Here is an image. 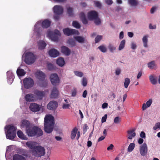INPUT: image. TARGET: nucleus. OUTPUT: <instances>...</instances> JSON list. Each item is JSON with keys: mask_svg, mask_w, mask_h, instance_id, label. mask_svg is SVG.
Returning a JSON list of instances; mask_svg holds the SVG:
<instances>
[{"mask_svg": "<svg viewBox=\"0 0 160 160\" xmlns=\"http://www.w3.org/2000/svg\"><path fill=\"white\" fill-rule=\"evenodd\" d=\"M54 124V117L51 115H46L44 120L45 132L47 133H51L53 130Z\"/></svg>", "mask_w": 160, "mask_h": 160, "instance_id": "1", "label": "nucleus"}, {"mask_svg": "<svg viewBox=\"0 0 160 160\" xmlns=\"http://www.w3.org/2000/svg\"><path fill=\"white\" fill-rule=\"evenodd\" d=\"M16 129L12 125H9L5 127L6 138L8 139L13 140L16 136Z\"/></svg>", "mask_w": 160, "mask_h": 160, "instance_id": "2", "label": "nucleus"}, {"mask_svg": "<svg viewBox=\"0 0 160 160\" xmlns=\"http://www.w3.org/2000/svg\"><path fill=\"white\" fill-rule=\"evenodd\" d=\"M26 132L28 136L33 137L37 136L40 137L43 135V132L42 129L37 126H33L30 127L26 130Z\"/></svg>", "mask_w": 160, "mask_h": 160, "instance_id": "3", "label": "nucleus"}, {"mask_svg": "<svg viewBox=\"0 0 160 160\" xmlns=\"http://www.w3.org/2000/svg\"><path fill=\"white\" fill-rule=\"evenodd\" d=\"M36 78L40 82L39 86L41 87H46L47 86V82L45 80L46 76L45 74L41 71H38L35 74Z\"/></svg>", "mask_w": 160, "mask_h": 160, "instance_id": "4", "label": "nucleus"}, {"mask_svg": "<svg viewBox=\"0 0 160 160\" xmlns=\"http://www.w3.org/2000/svg\"><path fill=\"white\" fill-rule=\"evenodd\" d=\"M34 149L31 150L30 152L32 155L36 157H40L45 154V150L44 148L40 146H37Z\"/></svg>", "mask_w": 160, "mask_h": 160, "instance_id": "5", "label": "nucleus"}, {"mask_svg": "<svg viewBox=\"0 0 160 160\" xmlns=\"http://www.w3.org/2000/svg\"><path fill=\"white\" fill-rule=\"evenodd\" d=\"M24 62L30 65L35 62L36 58L34 54L31 52H28L24 54Z\"/></svg>", "mask_w": 160, "mask_h": 160, "instance_id": "6", "label": "nucleus"}, {"mask_svg": "<svg viewBox=\"0 0 160 160\" xmlns=\"http://www.w3.org/2000/svg\"><path fill=\"white\" fill-rule=\"evenodd\" d=\"M47 35L52 40L57 42L59 40L58 36H60L61 34L58 30L56 29L54 32L52 31L48 32Z\"/></svg>", "mask_w": 160, "mask_h": 160, "instance_id": "7", "label": "nucleus"}, {"mask_svg": "<svg viewBox=\"0 0 160 160\" xmlns=\"http://www.w3.org/2000/svg\"><path fill=\"white\" fill-rule=\"evenodd\" d=\"M49 78L51 83L53 85L56 86L60 84V80L57 74L56 73L51 74Z\"/></svg>", "mask_w": 160, "mask_h": 160, "instance_id": "8", "label": "nucleus"}, {"mask_svg": "<svg viewBox=\"0 0 160 160\" xmlns=\"http://www.w3.org/2000/svg\"><path fill=\"white\" fill-rule=\"evenodd\" d=\"M34 83L33 80L30 77L26 78L23 80L24 88L27 89L32 87L34 85Z\"/></svg>", "mask_w": 160, "mask_h": 160, "instance_id": "9", "label": "nucleus"}, {"mask_svg": "<svg viewBox=\"0 0 160 160\" xmlns=\"http://www.w3.org/2000/svg\"><path fill=\"white\" fill-rule=\"evenodd\" d=\"M63 31L64 34L67 36H70L73 35H78L79 32L74 29H70L69 28H66L63 29Z\"/></svg>", "mask_w": 160, "mask_h": 160, "instance_id": "10", "label": "nucleus"}, {"mask_svg": "<svg viewBox=\"0 0 160 160\" xmlns=\"http://www.w3.org/2000/svg\"><path fill=\"white\" fill-rule=\"evenodd\" d=\"M41 22V21L38 22L35 25L34 32L36 34L37 37L39 38L41 36L40 26Z\"/></svg>", "mask_w": 160, "mask_h": 160, "instance_id": "11", "label": "nucleus"}, {"mask_svg": "<svg viewBox=\"0 0 160 160\" xmlns=\"http://www.w3.org/2000/svg\"><path fill=\"white\" fill-rule=\"evenodd\" d=\"M58 107V102L54 100L50 101L47 106V108L48 110L52 111H55Z\"/></svg>", "mask_w": 160, "mask_h": 160, "instance_id": "12", "label": "nucleus"}, {"mask_svg": "<svg viewBox=\"0 0 160 160\" xmlns=\"http://www.w3.org/2000/svg\"><path fill=\"white\" fill-rule=\"evenodd\" d=\"M7 78L8 83L11 84L15 78L14 76L11 71H8L7 72Z\"/></svg>", "mask_w": 160, "mask_h": 160, "instance_id": "13", "label": "nucleus"}, {"mask_svg": "<svg viewBox=\"0 0 160 160\" xmlns=\"http://www.w3.org/2000/svg\"><path fill=\"white\" fill-rule=\"evenodd\" d=\"M139 151L141 156H143L146 155L148 151V147L146 143H144L140 146Z\"/></svg>", "mask_w": 160, "mask_h": 160, "instance_id": "14", "label": "nucleus"}, {"mask_svg": "<svg viewBox=\"0 0 160 160\" xmlns=\"http://www.w3.org/2000/svg\"><path fill=\"white\" fill-rule=\"evenodd\" d=\"M98 16V13L95 11H91L88 13V18L90 20L95 19Z\"/></svg>", "mask_w": 160, "mask_h": 160, "instance_id": "15", "label": "nucleus"}, {"mask_svg": "<svg viewBox=\"0 0 160 160\" xmlns=\"http://www.w3.org/2000/svg\"><path fill=\"white\" fill-rule=\"evenodd\" d=\"M29 108L31 111L33 112L39 111L41 108L40 106L35 103H32L30 104Z\"/></svg>", "mask_w": 160, "mask_h": 160, "instance_id": "16", "label": "nucleus"}, {"mask_svg": "<svg viewBox=\"0 0 160 160\" xmlns=\"http://www.w3.org/2000/svg\"><path fill=\"white\" fill-rule=\"evenodd\" d=\"M53 11L56 14L61 15L62 13L63 9L62 6L59 5H56L53 7Z\"/></svg>", "mask_w": 160, "mask_h": 160, "instance_id": "17", "label": "nucleus"}, {"mask_svg": "<svg viewBox=\"0 0 160 160\" xmlns=\"http://www.w3.org/2000/svg\"><path fill=\"white\" fill-rule=\"evenodd\" d=\"M49 56L52 58H56L59 55V52L57 49L53 48L50 49L48 52Z\"/></svg>", "mask_w": 160, "mask_h": 160, "instance_id": "18", "label": "nucleus"}, {"mask_svg": "<svg viewBox=\"0 0 160 160\" xmlns=\"http://www.w3.org/2000/svg\"><path fill=\"white\" fill-rule=\"evenodd\" d=\"M61 52L66 56H69L71 53L70 50L67 47L62 46L61 48Z\"/></svg>", "mask_w": 160, "mask_h": 160, "instance_id": "19", "label": "nucleus"}, {"mask_svg": "<svg viewBox=\"0 0 160 160\" xmlns=\"http://www.w3.org/2000/svg\"><path fill=\"white\" fill-rule=\"evenodd\" d=\"M59 92L56 87H53L52 91L50 95V98L52 99H55L58 96Z\"/></svg>", "mask_w": 160, "mask_h": 160, "instance_id": "20", "label": "nucleus"}, {"mask_svg": "<svg viewBox=\"0 0 160 160\" xmlns=\"http://www.w3.org/2000/svg\"><path fill=\"white\" fill-rule=\"evenodd\" d=\"M46 45L47 44L43 40H40L38 42V48L40 50H42L44 49Z\"/></svg>", "mask_w": 160, "mask_h": 160, "instance_id": "21", "label": "nucleus"}, {"mask_svg": "<svg viewBox=\"0 0 160 160\" xmlns=\"http://www.w3.org/2000/svg\"><path fill=\"white\" fill-rule=\"evenodd\" d=\"M26 145L31 150H33L37 146L36 143L33 141H28L26 142Z\"/></svg>", "mask_w": 160, "mask_h": 160, "instance_id": "22", "label": "nucleus"}, {"mask_svg": "<svg viewBox=\"0 0 160 160\" xmlns=\"http://www.w3.org/2000/svg\"><path fill=\"white\" fill-rule=\"evenodd\" d=\"M79 18L82 23L85 25H86L88 23V21L84 13L83 12H81L79 14Z\"/></svg>", "mask_w": 160, "mask_h": 160, "instance_id": "23", "label": "nucleus"}, {"mask_svg": "<svg viewBox=\"0 0 160 160\" xmlns=\"http://www.w3.org/2000/svg\"><path fill=\"white\" fill-rule=\"evenodd\" d=\"M148 67L150 69H156L157 68V65L156 64V62L154 60L152 61L147 64Z\"/></svg>", "mask_w": 160, "mask_h": 160, "instance_id": "24", "label": "nucleus"}, {"mask_svg": "<svg viewBox=\"0 0 160 160\" xmlns=\"http://www.w3.org/2000/svg\"><path fill=\"white\" fill-rule=\"evenodd\" d=\"M34 93L41 99H42L43 97L44 96L45 94L44 92L40 91L38 90H35Z\"/></svg>", "mask_w": 160, "mask_h": 160, "instance_id": "25", "label": "nucleus"}, {"mask_svg": "<svg viewBox=\"0 0 160 160\" xmlns=\"http://www.w3.org/2000/svg\"><path fill=\"white\" fill-rule=\"evenodd\" d=\"M51 21L48 19H45L42 22V27L43 28H47L50 25Z\"/></svg>", "mask_w": 160, "mask_h": 160, "instance_id": "26", "label": "nucleus"}, {"mask_svg": "<svg viewBox=\"0 0 160 160\" xmlns=\"http://www.w3.org/2000/svg\"><path fill=\"white\" fill-rule=\"evenodd\" d=\"M22 128L25 127L26 130L30 127V123L27 120H23L22 121V123L21 125Z\"/></svg>", "mask_w": 160, "mask_h": 160, "instance_id": "27", "label": "nucleus"}, {"mask_svg": "<svg viewBox=\"0 0 160 160\" xmlns=\"http://www.w3.org/2000/svg\"><path fill=\"white\" fill-rule=\"evenodd\" d=\"M135 130V129H133L131 130H128L127 131L128 133L130 134L128 138V139H132V138L135 136L136 134V133L134 132Z\"/></svg>", "mask_w": 160, "mask_h": 160, "instance_id": "28", "label": "nucleus"}, {"mask_svg": "<svg viewBox=\"0 0 160 160\" xmlns=\"http://www.w3.org/2000/svg\"><path fill=\"white\" fill-rule=\"evenodd\" d=\"M56 63L60 67H62L65 64V61L62 57H60L56 61Z\"/></svg>", "mask_w": 160, "mask_h": 160, "instance_id": "29", "label": "nucleus"}, {"mask_svg": "<svg viewBox=\"0 0 160 160\" xmlns=\"http://www.w3.org/2000/svg\"><path fill=\"white\" fill-rule=\"evenodd\" d=\"M25 71L22 69L18 68L17 70V75L19 77L24 76L26 74Z\"/></svg>", "mask_w": 160, "mask_h": 160, "instance_id": "30", "label": "nucleus"}, {"mask_svg": "<svg viewBox=\"0 0 160 160\" xmlns=\"http://www.w3.org/2000/svg\"><path fill=\"white\" fill-rule=\"evenodd\" d=\"M78 129L76 127L74 128L72 130L71 134V138L73 140L75 139L77 134Z\"/></svg>", "mask_w": 160, "mask_h": 160, "instance_id": "31", "label": "nucleus"}, {"mask_svg": "<svg viewBox=\"0 0 160 160\" xmlns=\"http://www.w3.org/2000/svg\"><path fill=\"white\" fill-rule=\"evenodd\" d=\"M75 39L79 43H83L85 42H86L87 40L83 37L77 36L75 38Z\"/></svg>", "mask_w": 160, "mask_h": 160, "instance_id": "32", "label": "nucleus"}, {"mask_svg": "<svg viewBox=\"0 0 160 160\" xmlns=\"http://www.w3.org/2000/svg\"><path fill=\"white\" fill-rule=\"evenodd\" d=\"M128 4L131 7H136L138 4V2L137 0H128Z\"/></svg>", "mask_w": 160, "mask_h": 160, "instance_id": "33", "label": "nucleus"}, {"mask_svg": "<svg viewBox=\"0 0 160 160\" xmlns=\"http://www.w3.org/2000/svg\"><path fill=\"white\" fill-rule=\"evenodd\" d=\"M17 135L18 138L23 140H26L27 138L23 132L21 130H19L17 132Z\"/></svg>", "mask_w": 160, "mask_h": 160, "instance_id": "34", "label": "nucleus"}, {"mask_svg": "<svg viewBox=\"0 0 160 160\" xmlns=\"http://www.w3.org/2000/svg\"><path fill=\"white\" fill-rule=\"evenodd\" d=\"M149 79L153 85H155L157 83V77H154L153 75H150L149 77Z\"/></svg>", "mask_w": 160, "mask_h": 160, "instance_id": "35", "label": "nucleus"}, {"mask_svg": "<svg viewBox=\"0 0 160 160\" xmlns=\"http://www.w3.org/2000/svg\"><path fill=\"white\" fill-rule=\"evenodd\" d=\"M33 95L32 94H28L25 96V100L28 102H31L33 100Z\"/></svg>", "mask_w": 160, "mask_h": 160, "instance_id": "36", "label": "nucleus"}, {"mask_svg": "<svg viewBox=\"0 0 160 160\" xmlns=\"http://www.w3.org/2000/svg\"><path fill=\"white\" fill-rule=\"evenodd\" d=\"M13 160H26V159L21 155L15 154L13 156Z\"/></svg>", "mask_w": 160, "mask_h": 160, "instance_id": "37", "label": "nucleus"}, {"mask_svg": "<svg viewBox=\"0 0 160 160\" xmlns=\"http://www.w3.org/2000/svg\"><path fill=\"white\" fill-rule=\"evenodd\" d=\"M148 36L147 35H145L143 36L142 38V41L143 43V46L145 48H148Z\"/></svg>", "mask_w": 160, "mask_h": 160, "instance_id": "38", "label": "nucleus"}, {"mask_svg": "<svg viewBox=\"0 0 160 160\" xmlns=\"http://www.w3.org/2000/svg\"><path fill=\"white\" fill-rule=\"evenodd\" d=\"M67 43L71 47H73L76 45L75 41L72 38L69 39L67 41Z\"/></svg>", "mask_w": 160, "mask_h": 160, "instance_id": "39", "label": "nucleus"}, {"mask_svg": "<svg viewBox=\"0 0 160 160\" xmlns=\"http://www.w3.org/2000/svg\"><path fill=\"white\" fill-rule=\"evenodd\" d=\"M47 67L48 70L51 71L52 70H55L56 69V67L53 64L49 62L48 63L47 65Z\"/></svg>", "mask_w": 160, "mask_h": 160, "instance_id": "40", "label": "nucleus"}, {"mask_svg": "<svg viewBox=\"0 0 160 160\" xmlns=\"http://www.w3.org/2000/svg\"><path fill=\"white\" fill-rule=\"evenodd\" d=\"M108 48L110 52L113 53L116 49V47L112 44H109L108 46Z\"/></svg>", "mask_w": 160, "mask_h": 160, "instance_id": "41", "label": "nucleus"}, {"mask_svg": "<svg viewBox=\"0 0 160 160\" xmlns=\"http://www.w3.org/2000/svg\"><path fill=\"white\" fill-rule=\"evenodd\" d=\"M67 12L68 15L72 17L73 15V10L72 8L68 7L67 8Z\"/></svg>", "mask_w": 160, "mask_h": 160, "instance_id": "42", "label": "nucleus"}, {"mask_svg": "<svg viewBox=\"0 0 160 160\" xmlns=\"http://www.w3.org/2000/svg\"><path fill=\"white\" fill-rule=\"evenodd\" d=\"M125 42L126 41L125 40H123L121 42L118 47V50H121L124 48Z\"/></svg>", "mask_w": 160, "mask_h": 160, "instance_id": "43", "label": "nucleus"}, {"mask_svg": "<svg viewBox=\"0 0 160 160\" xmlns=\"http://www.w3.org/2000/svg\"><path fill=\"white\" fill-rule=\"evenodd\" d=\"M72 25L74 28L77 29H79L81 27L80 24L77 21H73L72 23Z\"/></svg>", "mask_w": 160, "mask_h": 160, "instance_id": "44", "label": "nucleus"}, {"mask_svg": "<svg viewBox=\"0 0 160 160\" xmlns=\"http://www.w3.org/2000/svg\"><path fill=\"white\" fill-rule=\"evenodd\" d=\"M135 144L134 143H130L128 148V152H131L133 150L135 147Z\"/></svg>", "mask_w": 160, "mask_h": 160, "instance_id": "45", "label": "nucleus"}, {"mask_svg": "<svg viewBox=\"0 0 160 160\" xmlns=\"http://www.w3.org/2000/svg\"><path fill=\"white\" fill-rule=\"evenodd\" d=\"M130 79L128 78H126L124 82V86L125 88H127L130 84Z\"/></svg>", "mask_w": 160, "mask_h": 160, "instance_id": "46", "label": "nucleus"}, {"mask_svg": "<svg viewBox=\"0 0 160 160\" xmlns=\"http://www.w3.org/2000/svg\"><path fill=\"white\" fill-rule=\"evenodd\" d=\"M74 73L75 75L79 77H82L83 75V73L81 72L74 71Z\"/></svg>", "mask_w": 160, "mask_h": 160, "instance_id": "47", "label": "nucleus"}, {"mask_svg": "<svg viewBox=\"0 0 160 160\" xmlns=\"http://www.w3.org/2000/svg\"><path fill=\"white\" fill-rule=\"evenodd\" d=\"M94 22L96 25H99L101 23V20L99 18L98 16V17L95 19H94Z\"/></svg>", "mask_w": 160, "mask_h": 160, "instance_id": "48", "label": "nucleus"}, {"mask_svg": "<svg viewBox=\"0 0 160 160\" xmlns=\"http://www.w3.org/2000/svg\"><path fill=\"white\" fill-rule=\"evenodd\" d=\"M82 85L84 87H86L87 84V79L85 77H83L81 81Z\"/></svg>", "mask_w": 160, "mask_h": 160, "instance_id": "49", "label": "nucleus"}, {"mask_svg": "<svg viewBox=\"0 0 160 160\" xmlns=\"http://www.w3.org/2000/svg\"><path fill=\"white\" fill-rule=\"evenodd\" d=\"M98 48L102 52H105L107 51L106 48L103 45L100 46L98 47Z\"/></svg>", "mask_w": 160, "mask_h": 160, "instance_id": "50", "label": "nucleus"}, {"mask_svg": "<svg viewBox=\"0 0 160 160\" xmlns=\"http://www.w3.org/2000/svg\"><path fill=\"white\" fill-rule=\"evenodd\" d=\"M102 36L101 35H97L95 39V41L96 43H98L102 39Z\"/></svg>", "mask_w": 160, "mask_h": 160, "instance_id": "51", "label": "nucleus"}, {"mask_svg": "<svg viewBox=\"0 0 160 160\" xmlns=\"http://www.w3.org/2000/svg\"><path fill=\"white\" fill-rule=\"evenodd\" d=\"M94 2L96 7L100 9L101 8L102 4L99 2L98 1H94Z\"/></svg>", "mask_w": 160, "mask_h": 160, "instance_id": "52", "label": "nucleus"}, {"mask_svg": "<svg viewBox=\"0 0 160 160\" xmlns=\"http://www.w3.org/2000/svg\"><path fill=\"white\" fill-rule=\"evenodd\" d=\"M120 122V118L119 117H116L114 118V122L115 124H118Z\"/></svg>", "mask_w": 160, "mask_h": 160, "instance_id": "53", "label": "nucleus"}, {"mask_svg": "<svg viewBox=\"0 0 160 160\" xmlns=\"http://www.w3.org/2000/svg\"><path fill=\"white\" fill-rule=\"evenodd\" d=\"M158 128L160 129V122L156 123L155 126L153 127V129L154 130H156Z\"/></svg>", "mask_w": 160, "mask_h": 160, "instance_id": "54", "label": "nucleus"}, {"mask_svg": "<svg viewBox=\"0 0 160 160\" xmlns=\"http://www.w3.org/2000/svg\"><path fill=\"white\" fill-rule=\"evenodd\" d=\"M137 46L135 42H132L131 43V48L133 50H135L136 49Z\"/></svg>", "mask_w": 160, "mask_h": 160, "instance_id": "55", "label": "nucleus"}, {"mask_svg": "<svg viewBox=\"0 0 160 160\" xmlns=\"http://www.w3.org/2000/svg\"><path fill=\"white\" fill-rule=\"evenodd\" d=\"M88 129V127L87 125L86 124L84 125L83 128V134L86 133Z\"/></svg>", "mask_w": 160, "mask_h": 160, "instance_id": "56", "label": "nucleus"}, {"mask_svg": "<svg viewBox=\"0 0 160 160\" xmlns=\"http://www.w3.org/2000/svg\"><path fill=\"white\" fill-rule=\"evenodd\" d=\"M152 103V100L151 99H149L148 101L146 104L148 107H149L151 105Z\"/></svg>", "mask_w": 160, "mask_h": 160, "instance_id": "57", "label": "nucleus"}, {"mask_svg": "<svg viewBox=\"0 0 160 160\" xmlns=\"http://www.w3.org/2000/svg\"><path fill=\"white\" fill-rule=\"evenodd\" d=\"M105 2L108 5H111L113 3L112 0H105Z\"/></svg>", "mask_w": 160, "mask_h": 160, "instance_id": "58", "label": "nucleus"}, {"mask_svg": "<svg viewBox=\"0 0 160 160\" xmlns=\"http://www.w3.org/2000/svg\"><path fill=\"white\" fill-rule=\"evenodd\" d=\"M121 70L119 68H117L115 72V74L117 75H119L121 73Z\"/></svg>", "mask_w": 160, "mask_h": 160, "instance_id": "59", "label": "nucleus"}, {"mask_svg": "<svg viewBox=\"0 0 160 160\" xmlns=\"http://www.w3.org/2000/svg\"><path fill=\"white\" fill-rule=\"evenodd\" d=\"M70 106L68 104H64L62 106V108L63 109H68Z\"/></svg>", "mask_w": 160, "mask_h": 160, "instance_id": "60", "label": "nucleus"}, {"mask_svg": "<svg viewBox=\"0 0 160 160\" xmlns=\"http://www.w3.org/2000/svg\"><path fill=\"white\" fill-rule=\"evenodd\" d=\"M107 115V114H105L104 116L102 118L101 121L102 123L105 122L106 121Z\"/></svg>", "mask_w": 160, "mask_h": 160, "instance_id": "61", "label": "nucleus"}, {"mask_svg": "<svg viewBox=\"0 0 160 160\" xmlns=\"http://www.w3.org/2000/svg\"><path fill=\"white\" fill-rule=\"evenodd\" d=\"M140 136L142 138H145L146 137V134L145 132L143 131H142L141 132Z\"/></svg>", "mask_w": 160, "mask_h": 160, "instance_id": "62", "label": "nucleus"}, {"mask_svg": "<svg viewBox=\"0 0 160 160\" xmlns=\"http://www.w3.org/2000/svg\"><path fill=\"white\" fill-rule=\"evenodd\" d=\"M124 37V33L123 31H121L119 34V38L120 39H122Z\"/></svg>", "mask_w": 160, "mask_h": 160, "instance_id": "63", "label": "nucleus"}, {"mask_svg": "<svg viewBox=\"0 0 160 160\" xmlns=\"http://www.w3.org/2000/svg\"><path fill=\"white\" fill-rule=\"evenodd\" d=\"M77 93V91L74 89L72 91V96L74 97L76 96Z\"/></svg>", "mask_w": 160, "mask_h": 160, "instance_id": "64", "label": "nucleus"}]
</instances>
